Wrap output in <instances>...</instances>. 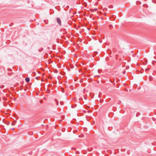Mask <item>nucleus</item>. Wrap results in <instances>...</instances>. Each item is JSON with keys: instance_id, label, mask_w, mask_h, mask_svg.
<instances>
[{"instance_id": "12", "label": "nucleus", "mask_w": 156, "mask_h": 156, "mask_svg": "<svg viewBox=\"0 0 156 156\" xmlns=\"http://www.w3.org/2000/svg\"><path fill=\"white\" fill-rule=\"evenodd\" d=\"M48 86H49V87H51L52 86V84H49Z\"/></svg>"}, {"instance_id": "5", "label": "nucleus", "mask_w": 156, "mask_h": 156, "mask_svg": "<svg viewBox=\"0 0 156 156\" xmlns=\"http://www.w3.org/2000/svg\"><path fill=\"white\" fill-rule=\"evenodd\" d=\"M152 2L154 3H156V0H152Z\"/></svg>"}, {"instance_id": "13", "label": "nucleus", "mask_w": 156, "mask_h": 156, "mask_svg": "<svg viewBox=\"0 0 156 156\" xmlns=\"http://www.w3.org/2000/svg\"><path fill=\"white\" fill-rule=\"evenodd\" d=\"M125 73V71L123 72V74H124V73Z\"/></svg>"}, {"instance_id": "16", "label": "nucleus", "mask_w": 156, "mask_h": 156, "mask_svg": "<svg viewBox=\"0 0 156 156\" xmlns=\"http://www.w3.org/2000/svg\"><path fill=\"white\" fill-rule=\"evenodd\" d=\"M139 3H141V2H139Z\"/></svg>"}, {"instance_id": "2", "label": "nucleus", "mask_w": 156, "mask_h": 156, "mask_svg": "<svg viewBox=\"0 0 156 156\" xmlns=\"http://www.w3.org/2000/svg\"><path fill=\"white\" fill-rule=\"evenodd\" d=\"M25 81L27 82H28L30 81V79L29 77H27L25 78Z\"/></svg>"}, {"instance_id": "9", "label": "nucleus", "mask_w": 156, "mask_h": 156, "mask_svg": "<svg viewBox=\"0 0 156 156\" xmlns=\"http://www.w3.org/2000/svg\"><path fill=\"white\" fill-rule=\"evenodd\" d=\"M76 154H79L80 153L79 151H76Z\"/></svg>"}, {"instance_id": "19", "label": "nucleus", "mask_w": 156, "mask_h": 156, "mask_svg": "<svg viewBox=\"0 0 156 156\" xmlns=\"http://www.w3.org/2000/svg\"><path fill=\"white\" fill-rule=\"evenodd\" d=\"M97 53H98V52H96Z\"/></svg>"}, {"instance_id": "4", "label": "nucleus", "mask_w": 156, "mask_h": 156, "mask_svg": "<svg viewBox=\"0 0 156 156\" xmlns=\"http://www.w3.org/2000/svg\"><path fill=\"white\" fill-rule=\"evenodd\" d=\"M109 26L110 29H111L113 27L112 25L111 24Z\"/></svg>"}, {"instance_id": "3", "label": "nucleus", "mask_w": 156, "mask_h": 156, "mask_svg": "<svg viewBox=\"0 0 156 156\" xmlns=\"http://www.w3.org/2000/svg\"><path fill=\"white\" fill-rule=\"evenodd\" d=\"M55 101H56V103L57 105H58V101H57V99H55Z\"/></svg>"}, {"instance_id": "6", "label": "nucleus", "mask_w": 156, "mask_h": 156, "mask_svg": "<svg viewBox=\"0 0 156 156\" xmlns=\"http://www.w3.org/2000/svg\"><path fill=\"white\" fill-rule=\"evenodd\" d=\"M43 48H41V50H40V49H39L38 50V51H39V52H41V51L42 50H43Z\"/></svg>"}, {"instance_id": "10", "label": "nucleus", "mask_w": 156, "mask_h": 156, "mask_svg": "<svg viewBox=\"0 0 156 156\" xmlns=\"http://www.w3.org/2000/svg\"><path fill=\"white\" fill-rule=\"evenodd\" d=\"M149 70V69L148 68H147L145 69V71H146L147 70Z\"/></svg>"}, {"instance_id": "1", "label": "nucleus", "mask_w": 156, "mask_h": 156, "mask_svg": "<svg viewBox=\"0 0 156 156\" xmlns=\"http://www.w3.org/2000/svg\"><path fill=\"white\" fill-rule=\"evenodd\" d=\"M56 20L58 25L60 26H61V21L60 19L59 18H57L56 19Z\"/></svg>"}, {"instance_id": "8", "label": "nucleus", "mask_w": 156, "mask_h": 156, "mask_svg": "<svg viewBox=\"0 0 156 156\" xmlns=\"http://www.w3.org/2000/svg\"><path fill=\"white\" fill-rule=\"evenodd\" d=\"M15 123H13V122H12V123H11V125L12 126H13L14 125H15Z\"/></svg>"}, {"instance_id": "7", "label": "nucleus", "mask_w": 156, "mask_h": 156, "mask_svg": "<svg viewBox=\"0 0 156 156\" xmlns=\"http://www.w3.org/2000/svg\"><path fill=\"white\" fill-rule=\"evenodd\" d=\"M60 104L61 105H62L63 104V103L62 102H60Z\"/></svg>"}, {"instance_id": "14", "label": "nucleus", "mask_w": 156, "mask_h": 156, "mask_svg": "<svg viewBox=\"0 0 156 156\" xmlns=\"http://www.w3.org/2000/svg\"><path fill=\"white\" fill-rule=\"evenodd\" d=\"M0 87H1V88H3V86H1Z\"/></svg>"}, {"instance_id": "18", "label": "nucleus", "mask_w": 156, "mask_h": 156, "mask_svg": "<svg viewBox=\"0 0 156 156\" xmlns=\"http://www.w3.org/2000/svg\"><path fill=\"white\" fill-rule=\"evenodd\" d=\"M71 107H72V108H73V106H71Z\"/></svg>"}, {"instance_id": "11", "label": "nucleus", "mask_w": 156, "mask_h": 156, "mask_svg": "<svg viewBox=\"0 0 156 156\" xmlns=\"http://www.w3.org/2000/svg\"><path fill=\"white\" fill-rule=\"evenodd\" d=\"M72 150H75L76 148H72Z\"/></svg>"}, {"instance_id": "15", "label": "nucleus", "mask_w": 156, "mask_h": 156, "mask_svg": "<svg viewBox=\"0 0 156 156\" xmlns=\"http://www.w3.org/2000/svg\"><path fill=\"white\" fill-rule=\"evenodd\" d=\"M14 128H13V129H12V130H14Z\"/></svg>"}, {"instance_id": "17", "label": "nucleus", "mask_w": 156, "mask_h": 156, "mask_svg": "<svg viewBox=\"0 0 156 156\" xmlns=\"http://www.w3.org/2000/svg\"><path fill=\"white\" fill-rule=\"evenodd\" d=\"M96 10V9H95L94 10Z\"/></svg>"}]
</instances>
